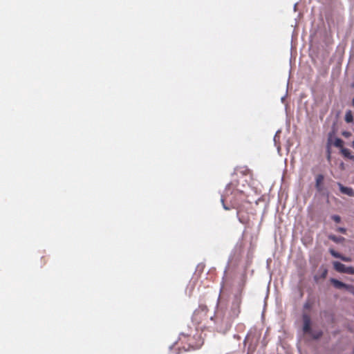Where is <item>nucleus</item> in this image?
Segmentation results:
<instances>
[{
    "instance_id": "4",
    "label": "nucleus",
    "mask_w": 354,
    "mask_h": 354,
    "mask_svg": "<svg viewBox=\"0 0 354 354\" xmlns=\"http://www.w3.org/2000/svg\"><path fill=\"white\" fill-rule=\"evenodd\" d=\"M242 301L241 292L234 295L231 310H230V319L237 317L241 312V304Z\"/></svg>"
},
{
    "instance_id": "8",
    "label": "nucleus",
    "mask_w": 354,
    "mask_h": 354,
    "mask_svg": "<svg viewBox=\"0 0 354 354\" xmlns=\"http://www.w3.org/2000/svg\"><path fill=\"white\" fill-rule=\"evenodd\" d=\"M331 283L334 286L335 288L337 289H342V288H346V286L348 284H346L336 279H330Z\"/></svg>"
},
{
    "instance_id": "25",
    "label": "nucleus",
    "mask_w": 354,
    "mask_h": 354,
    "mask_svg": "<svg viewBox=\"0 0 354 354\" xmlns=\"http://www.w3.org/2000/svg\"><path fill=\"white\" fill-rule=\"evenodd\" d=\"M352 105L354 106V98L352 100Z\"/></svg>"
},
{
    "instance_id": "3",
    "label": "nucleus",
    "mask_w": 354,
    "mask_h": 354,
    "mask_svg": "<svg viewBox=\"0 0 354 354\" xmlns=\"http://www.w3.org/2000/svg\"><path fill=\"white\" fill-rule=\"evenodd\" d=\"M343 145H344L343 140L339 138H336L335 136L334 132H330L328 133V138H327V142H326L327 158L328 160H330V159L331 147L335 146L341 149L342 147H343Z\"/></svg>"
},
{
    "instance_id": "9",
    "label": "nucleus",
    "mask_w": 354,
    "mask_h": 354,
    "mask_svg": "<svg viewBox=\"0 0 354 354\" xmlns=\"http://www.w3.org/2000/svg\"><path fill=\"white\" fill-rule=\"evenodd\" d=\"M340 151L344 158L354 160V155L351 153V151L348 149L342 147V149H340Z\"/></svg>"
},
{
    "instance_id": "24",
    "label": "nucleus",
    "mask_w": 354,
    "mask_h": 354,
    "mask_svg": "<svg viewBox=\"0 0 354 354\" xmlns=\"http://www.w3.org/2000/svg\"><path fill=\"white\" fill-rule=\"evenodd\" d=\"M351 147L354 149V140L351 142Z\"/></svg>"
},
{
    "instance_id": "21",
    "label": "nucleus",
    "mask_w": 354,
    "mask_h": 354,
    "mask_svg": "<svg viewBox=\"0 0 354 354\" xmlns=\"http://www.w3.org/2000/svg\"><path fill=\"white\" fill-rule=\"evenodd\" d=\"M327 273H328L327 270L324 269V271L322 272V274H321V277L322 279H325L326 277Z\"/></svg>"
},
{
    "instance_id": "5",
    "label": "nucleus",
    "mask_w": 354,
    "mask_h": 354,
    "mask_svg": "<svg viewBox=\"0 0 354 354\" xmlns=\"http://www.w3.org/2000/svg\"><path fill=\"white\" fill-rule=\"evenodd\" d=\"M302 319L304 322L303 331L304 333L310 334L312 333L311 330V320L310 316L307 313L302 315Z\"/></svg>"
},
{
    "instance_id": "22",
    "label": "nucleus",
    "mask_w": 354,
    "mask_h": 354,
    "mask_svg": "<svg viewBox=\"0 0 354 354\" xmlns=\"http://www.w3.org/2000/svg\"><path fill=\"white\" fill-rule=\"evenodd\" d=\"M329 239L335 242H338V239L334 235L329 236Z\"/></svg>"
},
{
    "instance_id": "12",
    "label": "nucleus",
    "mask_w": 354,
    "mask_h": 354,
    "mask_svg": "<svg viewBox=\"0 0 354 354\" xmlns=\"http://www.w3.org/2000/svg\"><path fill=\"white\" fill-rule=\"evenodd\" d=\"M313 305V301L310 299H308L304 304V308L305 310H310Z\"/></svg>"
},
{
    "instance_id": "6",
    "label": "nucleus",
    "mask_w": 354,
    "mask_h": 354,
    "mask_svg": "<svg viewBox=\"0 0 354 354\" xmlns=\"http://www.w3.org/2000/svg\"><path fill=\"white\" fill-rule=\"evenodd\" d=\"M337 185L339 186L340 192L342 194L348 195V196H351V197H354V190H353V188L345 187L342 184H341L340 183H338Z\"/></svg>"
},
{
    "instance_id": "20",
    "label": "nucleus",
    "mask_w": 354,
    "mask_h": 354,
    "mask_svg": "<svg viewBox=\"0 0 354 354\" xmlns=\"http://www.w3.org/2000/svg\"><path fill=\"white\" fill-rule=\"evenodd\" d=\"M340 259H342V261H346V262L351 261V259L350 257H344L342 255V257Z\"/></svg>"
},
{
    "instance_id": "15",
    "label": "nucleus",
    "mask_w": 354,
    "mask_h": 354,
    "mask_svg": "<svg viewBox=\"0 0 354 354\" xmlns=\"http://www.w3.org/2000/svg\"><path fill=\"white\" fill-rule=\"evenodd\" d=\"M226 273H227V271L225 270L224 272V276H223V277L222 279V281H221V290H223L225 288V283L227 281Z\"/></svg>"
},
{
    "instance_id": "1",
    "label": "nucleus",
    "mask_w": 354,
    "mask_h": 354,
    "mask_svg": "<svg viewBox=\"0 0 354 354\" xmlns=\"http://www.w3.org/2000/svg\"><path fill=\"white\" fill-rule=\"evenodd\" d=\"M246 201L247 196L245 194L238 189L232 190L231 184L227 186L225 194L221 197L224 209L226 210H229L231 207L236 209L238 214H239L240 209Z\"/></svg>"
},
{
    "instance_id": "2",
    "label": "nucleus",
    "mask_w": 354,
    "mask_h": 354,
    "mask_svg": "<svg viewBox=\"0 0 354 354\" xmlns=\"http://www.w3.org/2000/svg\"><path fill=\"white\" fill-rule=\"evenodd\" d=\"M208 308L205 305H200L197 309H196L192 315V322L198 327L201 328H205L206 322H208L209 316L207 315ZM210 319H212V317H209Z\"/></svg>"
},
{
    "instance_id": "13",
    "label": "nucleus",
    "mask_w": 354,
    "mask_h": 354,
    "mask_svg": "<svg viewBox=\"0 0 354 354\" xmlns=\"http://www.w3.org/2000/svg\"><path fill=\"white\" fill-rule=\"evenodd\" d=\"M310 335L313 337V339H317L322 337V332L320 330L315 332V333L312 331V333H310Z\"/></svg>"
},
{
    "instance_id": "19",
    "label": "nucleus",
    "mask_w": 354,
    "mask_h": 354,
    "mask_svg": "<svg viewBox=\"0 0 354 354\" xmlns=\"http://www.w3.org/2000/svg\"><path fill=\"white\" fill-rule=\"evenodd\" d=\"M342 135L344 138H349L350 136H351V133L350 131H344L342 133Z\"/></svg>"
},
{
    "instance_id": "14",
    "label": "nucleus",
    "mask_w": 354,
    "mask_h": 354,
    "mask_svg": "<svg viewBox=\"0 0 354 354\" xmlns=\"http://www.w3.org/2000/svg\"><path fill=\"white\" fill-rule=\"evenodd\" d=\"M344 273L354 274V268L351 266H346Z\"/></svg>"
},
{
    "instance_id": "7",
    "label": "nucleus",
    "mask_w": 354,
    "mask_h": 354,
    "mask_svg": "<svg viewBox=\"0 0 354 354\" xmlns=\"http://www.w3.org/2000/svg\"><path fill=\"white\" fill-rule=\"evenodd\" d=\"M324 176L322 174H318L315 178V188L319 192L323 190V182Z\"/></svg>"
},
{
    "instance_id": "16",
    "label": "nucleus",
    "mask_w": 354,
    "mask_h": 354,
    "mask_svg": "<svg viewBox=\"0 0 354 354\" xmlns=\"http://www.w3.org/2000/svg\"><path fill=\"white\" fill-rule=\"evenodd\" d=\"M330 253L331 254V255L335 258H339V259H341L342 257V255L337 252L336 251H335L333 249H330Z\"/></svg>"
},
{
    "instance_id": "17",
    "label": "nucleus",
    "mask_w": 354,
    "mask_h": 354,
    "mask_svg": "<svg viewBox=\"0 0 354 354\" xmlns=\"http://www.w3.org/2000/svg\"><path fill=\"white\" fill-rule=\"evenodd\" d=\"M331 218L337 223H339L341 221V217L339 215H333Z\"/></svg>"
},
{
    "instance_id": "11",
    "label": "nucleus",
    "mask_w": 354,
    "mask_h": 354,
    "mask_svg": "<svg viewBox=\"0 0 354 354\" xmlns=\"http://www.w3.org/2000/svg\"><path fill=\"white\" fill-rule=\"evenodd\" d=\"M345 121L347 123H351L353 122V116L351 111H348L346 113Z\"/></svg>"
},
{
    "instance_id": "10",
    "label": "nucleus",
    "mask_w": 354,
    "mask_h": 354,
    "mask_svg": "<svg viewBox=\"0 0 354 354\" xmlns=\"http://www.w3.org/2000/svg\"><path fill=\"white\" fill-rule=\"evenodd\" d=\"M333 267L336 271L341 272V273H344V272L345 270L346 266L339 261H334Z\"/></svg>"
},
{
    "instance_id": "23",
    "label": "nucleus",
    "mask_w": 354,
    "mask_h": 354,
    "mask_svg": "<svg viewBox=\"0 0 354 354\" xmlns=\"http://www.w3.org/2000/svg\"><path fill=\"white\" fill-rule=\"evenodd\" d=\"M341 232H345V229L344 228H339V230Z\"/></svg>"
},
{
    "instance_id": "18",
    "label": "nucleus",
    "mask_w": 354,
    "mask_h": 354,
    "mask_svg": "<svg viewBox=\"0 0 354 354\" xmlns=\"http://www.w3.org/2000/svg\"><path fill=\"white\" fill-rule=\"evenodd\" d=\"M346 290L354 295V286H353L348 284Z\"/></svg>"
}]
</instances>
